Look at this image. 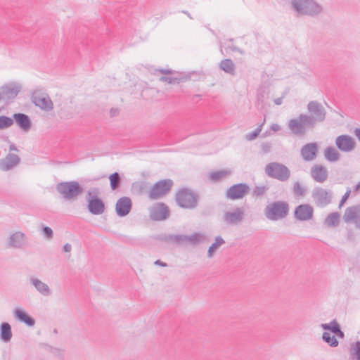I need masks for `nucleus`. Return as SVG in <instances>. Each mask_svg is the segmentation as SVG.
I'll use <instances>...</instances> for the list:
<instances>
[{
	"mask_svg": "<svg viewBox=\"0 0 360 360\" xmlns=\"http://www.w3.org/2000/svg\"><path fill=\"white\" fill-rule=\"evenodd\" d=\"M350 352L353 358L360 360V341H356L352 345Z\"/></svg>",
	"mask_w": 360,
	"mask_h": 360,
	"instance_id": "36",
	"label": "nucleus"
},
{
	"mask_svg": "<svg viewBox=\"0 0 360 360\" xmlns=\"http://www.w3.org/2000/svg\"><path fill=\"white\" fill-rule=\"evenodd\" d=\"M118 110L117 109H114V108H112L110 110V115L111 116L114 117V116H116L117 114H118Z\"/></svg>",
	"mask_w": 360,
	"mask_h": 360,
	"instance_id": "56",
	"label": "nucleus"
},
{
	"mask_svg": "<svg viewBox=\"0 0 360 360\" xmlns=\"http://www.w3.org/2000/svg\"><path fill=\"white\" fill-rule=\"evenodd\" d=\"M173 186V181L171 179H163L156 182L148 193V197L151 200H158L167 194Z\"/></svg>",
	"mask_w": 360,
	"mask_h": 360,
	"instance_id": "8",
	"label": "nucleus"
},
{
	"mask_svg": "<svg viewBox=\"0 0 360 360\" xmlns=\"http://www.w3.org/2000/svg\"><path fill=\"white\" fill-rule=\"evenodd\" d=\"M263 124L258 126L253 131L245 134V139L248 141H252L255 139L262 131Z\"/></svg>",
	"mask_w": 360,
	"mask_h": 360,
	"instance_id": "40",
	"label": "nucleus"
},
{
	"mask_svg": "<svg viewBox=\"0 0 360 360\" xmlns=\"http://www.w3.org/2000/svg\"><path fill=\"white\" fill-rule=\"evenodd\" d=\"M229 173V172L226 170H219L210 173L209 177L210 180L217 181L224 178Z\"/></svg>",
	"mask_w": 360,
	"mask_h": 360,
	"instance_id": "35",
	"label": "nucleus"
},
{
	"mask_svg": "<svg viewBox=\"0 0 360 360\" xmlns=\"http://www.w3.org/2000/svg\"><path fill=\"white\" fill-rule=\"evenodd\" d=\"M269 190V187L266 186H256L252 192L254 196H262Z\"/></svg>",
	"mask_w": 360,
	"mask_h": 360,
	"instance_id": "41",
	"label": "nucleus"
},
{
	"mask_svg": "<svg viewBox=\"0 0 360 360\" xmlns=\"http://www.w3.org/2000/svg\"><path fill=\"white\" fill-rule=\"evenodd\" d=\"M219 68L226 73L235 75V65L231 59L222 60L219 63Z\"/></svg>",
	"mask_w": 360,
	"mask_h": 360,
	"instance_id": "30",
	"label": "nucleus"
},
{
	"mask_svg": "<svg viewBox=\"0 0 360 360\" xmlns=\"http://www.w3.org/2000/svg\"><path fill=\"white\" fill-rule=\"evenodd\" d=\"M199 196L188 188L179 190L175 197L177 205L184 209H193L198 205Z\"/></svg>",
	"mask_w": 360,
	"mask_h": 360,
	"instance_id": "6",
	"label": "nucleus"
},
{
	"mask_svg": "<svg viewBox=\"0 0 360 360\" xmlns=\"http://www.w3.org/2000/svg\"><path fill=\"white\" fill-rule=\"evenodd\" d=\"M56 190L66 200H75L83 192V188L75 181L60 182L57 184Z\"/></svg>",
	"mask_w": 360,
	"mask_h": 360,
	"instance_id": "5",
	"label": "nucleus"
},
{
	"mask_svg": "<svg viewBox=\"0 0 360 360\" xmlns=\"http://www.w3.org/2000/svg\"><path fill=\"white\" fill-rule=\"evenodd\" d=\"M261 147L264 153H269L271 150V144L270 143H262Z\"/></svg>",
	"mask_w": 360,
	"mask_h": 360,
	"instance_id": "47",
	"label": "nucleus"
},
{
	"mask_svg": "<svg viewBox=\"0 0 360 360\" xmlns=\"http://www.w3.org/2000/svg\"><path fill=\"white\" fill-rule=\"evenodd\" d=\"M285 95L283 94L281 97L277 98L274 100V102L276 105H279L283 103V99L284 98Z\"/></svg>",
	"mask_w": 360,
	"mask_h": 360,
	"instance_id": "49",
	"label": "nucleus"
},
{
	"mask_svg": "<svg viewBox=\"0 0 360 360\" xmlns=\"http://www.w3.org/2000/svg\"><path fill=\"white\" fill-rule=\"evenodd\" d=\"M13 118L18 126L25 131H28L31 128V120L28 115L24 113H15Z\"/></svg>",
	"mask_w": 360,
	"mask_h": 360,
	"instance_id": "24",
	"label": "nucleus"
},
{
	"mask_svg": "<svg viewBox=\"0 0 360 360\" xmlns=\"http://www.w3.org/2000/svg\"><path fill=\"white\" fill-rule=\"evenodd\" d=\"M195 97H200V95H199V94L195 95Z\"/></svg>",
	"mask_w": 360,
	"mask_h": 360,
	"instance_id": "61",
	"label": "nucleus"
},
{
	"mask_svg": "<svg viewBox=\"0 0 360 360\" xmlns=\"http://www.w3.org/2000/svg\"><path fill=\"white\" fill-rule=\"evenodd\" d=\"M132 202L129 197L124 196L117 200L115 205V212L117 216L123 217L131 211Z\"/></svg>",
	"mask_w": 360,
	"mask_h": 360,
	"instance_id": "18",
	"label": "nucleus"
},
{
	"mask_svg": "<svg viewBox=\"0 0 360 360\" xmlns=\"http://www.w3.org/2000/svg\"><path fill=\"white\" fill-rule=\"evenodd\" d=\"M18 155L9 153L5 158L0 160V169L3 171H8L20 162Z\"/></svg>",
	"mask_w": 360,
	"mask_h": 360,
	"instance_id": "23",
	"label": "nucleus"
},
{
	"mask_svg": "<svg viewBox=\"0 0 360 360\" xmlns=\"http://www.w3.org/2000/svg\"><path fill=\"white\" fill-rule=\"evenodd\" d=\"M32 103L40 109L49 112L53 110V104L49 96L41 92L40 91H35L32 94Z\"/></svg>",
	"mask_w": 360,
	"mask_h": 360,
	"instance_id": "10",
	"label": "nucleus"
},
{
	"mask_svg": "<svg viewBox=\"0 0 360 360\" xmlns=\"http://www.w3.org/2000/svg\"><path fill=\"white\" fill-rule=\"evenodd\" d=\"M155 239L170 244L172 243V234H160L155 237Z\"/></svg>",
	"mask_w": 360,
	"mask_h": 360,
	"instance_id": "44",
	"label": "nucleus"
},
{
	"mask_svg": "<svg viewBox=\"0 0 360 360\" xmlns=\"http://www.w3.org/2000/svg\"><path fill=\"white\" fill-rule=\"evenodd\" d=\"M356 141L353 137L347 134L338 136L335 139V146L343 153H349L356 148Z\"/></svg>",
	"mask_w": 360,
	"mask_h": 360,
	"instance_id": "12",
	"label": "nucleus"
},
{
	"mask_svg": "<svg viewBox=\"0 0 360 360\" xmlns=\"http://www.w3.org/2000/svg\"><path fill=\"white\" fill-rule=\"evenodd\" d=\"M30 285H32L36 290L44 297L50 296L52 294L51 290L49 286L41 281L38 278L32 276L29 279Z\"/></svg>",
	"mask_w": 360,
	"mask_h": 360,
	"instance_id": "22",
	"label": "nucleus"
},
{
	"mask_svg": "<svg viewBox=\"0 0 360 360\" xmlns=\"http://www.w3.org/2000/svg\"><path fill=\"white\" fill-rule=\"evenodd\" d=\"M26 236L20 231H16L8 238V245L10 248H22L26 244Z\"/></svg>",
	"mask_w": 360,
	"mask_h": 360,
	"instance_id": "21",
	"label": "nucleus"
},
{
	"mask_svg": "<svg viewBox=\"0 0 360 360\" xmlns=\"http://www.w3.org/2000/svg\"><path fill=\"white\" fill-rule=\"evenodd\" d=\"M354 133L360 142V128H356L354 131Z\"/></svg>",
	"mask_w": 360,
	"mask_h": 360,
	"instance_id": "55",
	"label": "nucleus"
},
{
	"mask_svg": "<svg viewBox=\"0 0 360 360\" xmlns=\"http://www.w3.org/2000/svg\"><path fill=\"white\" fill-rule=\"evenodd\" d=\"M322 339L324 342L328 343L330 347H335L338 346L339 342L335 335H332L328 332H324L322 335Z\"/></svg>",
	"mask_w": 360,
	"mask_h": 360,
	"instance_id": "34",
	"label": "nucleus"
},
{
	"mask_svg": "<svg viewBox=\"0 0 360 360\" xmlns=\"http://www.w3.org/2000/svg\"><path fill=\"white\" fill-rule=\"evenodd\" d=\"M160 72L162 74H169L171 73V71L169 70H167V69H162L160 70Z\"/></svg>",
	"mask_w": 360,
	"mask_h": 360,
	"instance_id": "57",
	"label": "nucleus"
},
{
	"mask_svg": "<svg viewBox=\"0 0 360 360\" xmlns=\"http://www.w3.org/2000/svg\"><path fill=\"white\" fill-rule=\"evenodd\" d=\"M324 157L329 162H336L340 159V155L335 148L328 146L324 150Z\"/></svg>",
	"mask_w": 360,
	"mask_h": 360,
	"instance_id": "29",
	"label": "nucleus"
},
{
	"mask_svg": "<svg viewBox=\"0 0 360 360\" xmlns=\"http://www.w3.org/2000/svg\"><path fill=\"white\" fill-rule=\"evenodd\" d=\"M264 212L265 217L269 220L278 221L288 216L289 205L286 201H275L266 205Z\"/></svg>",
	"mask_w": 360,
	"mask_h": 360,
	"instance_id": "3",
	"label": "nucleus"
},
{
	"mask_svg": "<svg viewBox=\"0 0 360 360\" xmlns=\"http://www.w3.org/2000/svg\"><path fill=\"white\" fill-rule=\"evenodd\" d=\"M307 109L308 114L302 113L288 122V129L296 136L305 135L308 130L314 129L317 124L321 123L326 120V110L319 101H309Z\"/></svg>",
	"mask_w": 360,
	"mask_h": 360,
	"instance_id": "1",
	"label": "nucleus"
},
{
	"mask_svg": "<svg viewBox=\"0 0 360 360\" xmlns=\"http://www.w3.org/2000/svg\"><path fill=\"white\" fill-rule=\"evenodd\" d=\"M347 238L349 240H354V233L351 230L348 231Z\"/></svg>",
	"mask_w": 360,
	"mask_h": 360,
	"instance_id": "53",
	"label": "nucleus"
},
{
	"mask_svg": "<svg viewBox=\"0 0 360 360\" xmlns=\"http://www.w3.org/2000/svg\"><path fill=\"white\" fill-rule=\"evenodd\" d=\"M343 219L346 223L354 221L356 227L360 229V205L347 207L345 210Z\"/></svg>",
	"mask_w": 360,
	"mask_h": 360,
	"instance_id": "19",
	"label": "nucleus"
},
{
	"mask_svg": "<svg viewBox=\"0 0 360 360\" xmlns=\"http://www.w3.org/2000/svg\"><path fill=\"white\" fill-rule=\"evenodd\" d=\"M250 191V186L245 183H240L230 186L226 192V198L230 200L243 198Z\"/></svg>",
	"mask_w": 360,
	"mask_h": 360,
	"instance_id": "11",
	"label": "nucleus"
},
{
	"mask_svg": "<svg viewBox=\"0 0 360 360\" xmlns=\"http://www.w3.org/2000/svg\"><path fill=\"white\" fill-rule=\"evenodd\" d=\"M9 150L11 151H12V150H17V148H16V146L14 144L12 143L9 146Z\"/></svg>",
	"mask_w": 360,
	"mask_h": 360,
	"instance_id": "58",
	"label": "nucleus"
},
{
	"mask_svg": "<svg viewBox=\"0 0 360 360\" xmlns=\"http://www.w3.org/2000/svg\"><path fill=\"white\" fill-rule=\"evenodd\" d=\"M154 264L155 265H158V266H162V267H165L167 266V264L162 261H160V259H158L156 260Z\"/></svg>",
	"mask_w": 360,
	"mask_h": 360,
	"instance_id": "52",
	"label": "nucleus"
},
{
	"mask_svg": "<svg viewBox=\"0 0 360 360\" xmlns=\"http://www.w3.org/2000/svg\"><path fill=\"white\" fill-rule=\"evenodd\" d=\"M268 96L264 91L258 92L256 105L260 110H266L270 105L267 103Z\"/></svg>",
	"mask_w": 360,
	"mask_h": 360,
	"instance_id": "28",
	"label": "nucleus"
},
{
	"mask_svg": "<svg viewBox=\"0 0 360 360\" xmlns=\"http://www.w3.org/2000/svg\"><path fill=\"white\" fill-rule=\"evenodd\" d=\"M310 174L311 178L318 183H323L327 179L328 173L327 169L321 165H314L311 167Z\"/></svg>",
	"mask_w": 360,
	"mask_h": 360,
	"instance_id": "20",
	"label": "nucleus"
},
{
	"mask_svg": "<svg viewBox=\"0 0 360 360\" xmlns=\"http://www.w3.org/2000/svg\"><path fill=\"white\" fill-rule=\"evenodd\" d=\"M340 215L338 212H333L328 215L325 219V224L328 226H336L340 222Z\"/></svg>",
	"mask_w": 360,
	"mask_h": 360,
	"instance_id": "33",
	"label": "nucleus"
},
{
	"mask_svg": "<svg viewBox=\"0 0 360 360\" xmlns=\"http://www.w3.org/2000/svg\"><path fill=\"white\" fill-rule=\"evenodd\" d=\"M12 338L11 326L7 322H3L0 326V339L4 342H8Z\"/></svg>",
	"mask_w": 360,
	"mask_h": 360,
	"instance_id": "26",
	"label": "nucleus"
},
{
	"mask_svg": "<svg viewBox=\"0 0 360 360\" xmlns=\"http://www.w3.org/2000/svg\"><path fill=\"white\" fill-rule=\"evenodd\" d=\"M182 12L186 14V15H188L191 19H192V17L191 16L190 13H188L187 11H183Z\"/></svg>",
	"mask_w": 360,
	"mask_h": 360,
	"instance_id": "60",
	"label": "nucleus"
},
{
	"mask_svg": "<svg viewBox=\"0 0 360 360\" xmlns=\"http://www.w3.org/2000/svg\"><path fill=\"white\" fill-rule=\"evenodd\" d=\"M338 338H343L345 336L344 332L341 330L340 326L335 330V332L334 333Z\"/></svg>",
	"mask_w": 360,
	"mask_h": 360,
	"instance_id": "48",
	"label": "nucleus"
},
{
	"mask_svg": "<svg viewBox=\"0 0 360 360\" xmlns=\"http://www.w3.org/2000/svg\"><path fill=\"white\" fill-rule=\"evenodd\" d=\"M41 233L43 236L48 240H51L53 237V230L46 226H42Z\"/></svg>",
	"mask_w": 360,
	"mask_h": 360,
	"instance_id": "43",
	"label": "nucleus"
},
{
	"mask_svg": "<svg viewBox=\"0 0 360 360\" xmlns=\"http://www.w3.org/2000/svg\"><path fill=\"white\" fill-rule=\"evenodd\" d=\"M290 5L297 15L315 17L323 11L322 6L314 0H292Z\"/></svg>",
	"mask_w": 360,
	"mask_h": 360,
	"instance_id": "2",
	"label": "nucleus"
},
{
	"mask_svg": "<svg viewBox=\"0 0 360 360\" xmlns=\"http://www.w3.org/2000/svg\"><path fill=\"white\" fill-rule=\"evenodd\" d=\"M340 324L337 322L336 320H333L329 323H322L321 327L326 330H330L333 333L335 332V330L339 327Z\"/></svg>",
	"mask_w": 360,
	"mask_h": 360,
	"instance_id": "39",
	"label": "nucleus"
},
{
	"mask_svg": "<svg viewBox=\"0 0 360 360\" xmlns=\"http://www.w3.org/2000/svg\"><path fill=\"white\" fill-rule=\"evenodd\" d=\"M265 174L270 178L275 179L281 182L287 181L290 176V170L285 165L271 162L267 164L264 168Z\"/></svg>",
	"mask_w": 360,
	"mask_h": 360,
	"instance_id": "4",
	"label": "nucleus"
},
{
	"mask_svg": "<svg viewBox=\"0 0 360 360\" xmlns=\"http://www.w3.org/2000/svg\"><path fill=\"white\" fill-rule=\"evenodd\" d=\"M271 129L274 131H278L281 129V127L278 124H272L271 126Z\"/></svg>",
	"mask_w": 360,
	"mask_h": 360,
	"instance_id": "51",
	"label": "nucleus"
},
{
	"mask_svg": "<svg viewBox=\"0 0 360 360\" xmlns=\"http://www.w3.org/2000/svg\"><path fill=\"white\" fill-rule=\"evenodd\" d=\"M22 89V86L18 82H11L1 86V96L6 99L15 98Z\"/></svg>",
	"mask_w": 360,
	"mask_h": 360,
	"instance_id": "17",
	"label": "nucleus"
},
{
	"mask_svg": "<svg viewBox=\"0 0 360 360\" xmlns=\"http://www.w3.org/2000/svg\"><path fill=\"white\" fill-rule=\"evenodd\" d=\"M360 188V182L355 186V191H357Z\"/></svg>",
	"mask_w": 360,
	"mask_h": 360,
	"instance_id": "59",
	"label": "nucleus"
},
{
	"mask_svg": "<svg viewBox=\"0 0 360 360\" xmlns=\"http://www.w3.org/2000/svg\"><path fill=\"white\" fill-rule=\"evenodd\" d=\"M188 243L195 245L198 243H206L208 241L207 237L205 233L196 232L191 236H187Z\"/></svg>",
	"mask_w": 360,
	"mask_h": 360,
	"instance_id": "27",
	"label": "nucleus"
},
{
	"mask_svg": "<svg viewBox=\"0 0 360 360\" xmlns=\"http://www.w3.org/2000/svg\"><path fill=\"white\" fill-rule=\"evenodd\" d=\"M99 189L93 188L87 191L86 200L89 212L94 215L102 214L105 210V203L98 198Z\"/></svg>",
	"mask_w": 360,
	"mask_h": 360,
	"instance_id": "7",
	"label": "nucleus"
},
{
	"mask_svg": "<svg viewBox=\"0 0 360 360\" xmlns=\"http://www.w3.org/2000/svg\"><path fill=\"white\" fill-rule=\"evenodd\" d=\"M319 151L318 144L315 142L304 145L300 150V155L305 162H311L316 158Z\"/></svg>",
	"mask_w": 360,
	"mask_h": 360,
	"instance_id": "15",
	"label": "nucleus"
},
{
	"mask_svg": "<svg viewBox=\"0 0 360 360\" xmlns=\"http://www.w3.org/2000/svg\"><path fill=\"white\" fill-rule=\"evenodd\" d=\"M351 193V191L349 188H348V190L347 191V192L344 194V195L342 197V199L340 201V203H339V207H341L344 203L345 202V201L347 200V198H349V194Z\"/></svg>",
	"mask_w": 360,
	"mask_h": 360,
	"instance_id": "46",
	"label": "nucleus"
},
{
	"mask_svg": "<svg viewBox=\"0 0 360 360\" xmlns=\"http://www.w3.org/2000/svg\"><path fill=\"white\" fill-rule=\"evenodd\" d=\"M160 80L162 82H165L168 84H178L179 83V79L177 77H172L169 76H162L160 78Z\"/></svg>",
	"mask_w": 360,
	"mask_h": 360,
	"instance_id": "45",
	"label": "nucleus"
},
{
	"mask_svg": "<svg viewBox=\"0 0 360 360\" xmlns=\"http://www.w3.org/2000/svg\"><path fill=\"white\" fill-rule=\"evenodd\" d=\"M14 317L19 321L32 327L35 324V321L21 309L16 308L13 310Z\"/></svg>",
	"mask_w": 360,
	"mask_h": 360,
	"instance_id": "25",
	"label": "nucleus"
},
{
	"mask_svg": "<svg viewBox=\"0 0 360 360\" xmlns=\"http://www.w3.org/2000/svg\"><path fill=\"white\" fill-rule=\"evenodd\" d=\"M225 243L224 240L219 236L215 238L214 242L210 246L207 250V257H212L214 252L222 245Z\"/></svg>",
	"mask_w": 360,
	"mask_h": 360,
	"instance_id": "31",
	"label": "nucleus"
},
{
	"mask_svg": "<svg viewBox=\"0 0 360 360\" xmlns=\"http://www.w3.org/2000/svg\"><path fill=\"white\" fill-rule=\"evenodd\" d=\"M13 124V120L12 118L5 115L0 116V129L8 128Z\"/></svg>",
	"mask_w": 360,
	"mask_h": 360,
	"instance_id": "37",
	"label": "nucleus"
},
{
	"mask_svg": "<svg viewBox=\"0 0 360 360\" xmlns=\"http://www.w3.org/2000/svg\"><path fill=\"white\" fill-rule=\"evenodd\" d=\"M188 243L187 236L184 234H172V243L182 245Z\"/></svg>",
	"mask_w": 360,
	"mask_h": 360,
	"instance_id": "38",
	"label": "nucleus"
},
{
	"mask_svg": "<svg viewBox=\"0 0 360 360\" xmlns=\"http://www.w3.org/2000/svg\"><path fill=\"white\" fill-rule=\"evenodd\" d=\"M229 48L233 51H238V52H240L242 54L243 53V51L241 49H240L239 48H238L237 46H236L233 45V46H229Z\"/></svg>",
	"mask_w": 360,
	"mask_h": 360,
	"instance_id": "54",
	"label": "nucleus"
},
{
	"mask_svg": "<svg viewBox=\"0 0 360 360\" xmlns=\"http://www.w3.org/2000/svg\"><path fill=\"white\" fill-rule=\"evenodd\" d=\"M244 215L243 209L237 207L233 212H225L223 216V221L229 225L238 224L243 220Z\"/></svg>",
	"mask_w": 360,
	"mask_h": 360,
	"instance_id": "16",
	"label": "nucleus"
},
{
	"mask_svg": "<svg viewBox=\"0 0 360 360\" xmlns=\"http://www.w3.org/2000/svg\"><path fill=\"white\" fill-rule=\"evenodd\" d=\"M314 208L309 204H302L295 207L294 217L300 221H309L313 218Z\"/></svg>",
	"mask_w": 360,
	"mask_h": 360,
	"instance_id": "14",
	"label": "nucleus"
},
{
	"mask_svg": "<svg viewBox=\"0 0 360 360\" xmlns=\"http://www.w3.org/2000/svg\"><path fill=\"white\" fill-rule=\"evenodd\" d=\"M63 251L65 252H70L72 250V245L69 243H66L63 245Z\"/></svg>",
	"mask_w": 360,
	"mask_h": 360,
	"instance_id": "50",
	"label": "nucleus"
},
{
	"mask_svg": "<svg viewBox=\"0 0 360 360\" xmlns=\"http://www.w3.org/2000/svg\"><path fill=\"white\" fill-rule=\"evenodd\" d=\"M311 197L318 207H324L331 202L332 192L321 187H316L312 191Z\"/></svg>",
	"mask_w": 360,
	"mask_h": 360,
	"instance_id": "9",
	"label": "nucleus"
},
{
	"mask_svg": "<svg viewBox=\"0 0 360 360\" xmlns=\"http://www.w3.org/2000/svg\"><path fill=\"white\" fill-rule=\"evenodd\" d=\"M110 186L112 191L117 190L121 184V176L118 172H114L109 176Z\"/></svg>",
	"mask_w": 360,
	"mask_h": 360,
	"instance_id": "32",
	"label": "nucleus"
},
{
	"mask_svg": "<svg viewBox=\"0 0 360 360\" xmlns=\"http://www.w3.org/2000/svg\"><path fill=\"white\" fill-rule=\"evenodd\" d=\"M293 192L295 195L303 196L305 193V190L299 182H295L293 186Z\"/></svg>",
	"mask_w": 360,
	"mask_h": 360,
	"instance_id": "42",
	"label": "nucleus"
},
{
	"mask_svg": "<svg viewBox=\"0 0 360 360\" xmlns=\"http://www.w3.org/2000/svg\"><path fill=\"white\" fill-rule=\"evenodd\" d=\"M149 216L152 220L162 221L169 216L168 207L163 202H158L149 210Z\"/></svg>",
	"mask_w": 360,
	"mask_h": 360,
	"instance_id": "13",
	"label": "nucleus"
}]
</instances>
